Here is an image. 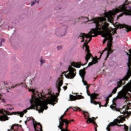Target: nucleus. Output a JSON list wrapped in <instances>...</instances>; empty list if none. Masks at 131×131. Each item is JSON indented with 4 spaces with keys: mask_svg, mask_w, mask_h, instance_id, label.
<instances>
[{
    "mask_svg": "<svg viewBox=\"0 0 131 131\" xmlns=\"http://www.w3.org/2000/svg\"><path fill=\"white\" fill-rule=\"evenodd\" d=\"M122 12V13L119 15L118 17H122L123 15L128 16L131 15V7L127 4H124L115 9H113V10H110L108 12H105L104 14V17H97L92 18L90 20L84 16H80L79 19H83L84 22H91L90 23H95L96 26L95 29H92L91 31L88 33H81L78 37V38H81L82 40L81 42H84V37L86 38H89V40H85V42L83 43V47L85 48V52H87L85 60L86 61L85 64H87L92 54H91V51L90 50V47L88 46V43L92 40V37H96L98 36L99 33H101L102 37H104L103 41V45H105V42L107 41V47H108V43H112V40H113V35L116 34V30H110L109 27V24L107 23H104V21H107L111 23L113 21V16H115L117 13Z\"/></svg>",
    "mask_w": 131,
    "mask_h": 131,
    "instance_id": "nucleus-1",
    "label": "nucleus"
},
{
    "mask_svg": "<svg viewBox=\"0 0 131 131\" xmlns=\"http://www.w3.org/2000/svg\"><path fill=\"white\" fill-rule=\"evenodd\" d=\"M29 92H32L33 95L32 98L30 102L31 105L30 107L27 108V110H30V109H35L38 111L39 113L43 112V111L47 110L48 107L47 105H55L58 100H57V97L56 95L52 96L50 98L48 97L47 100H46L45 98H47V95L43 93V91L39 93L38 91H36L35 89H29Z\"/></svg>",
    "mask_w": 131,
    "mask_h": 131,
    "instance_id": "nucleus-2",
    "label": "nucleus"
},
{
    "mask_svg": "<svg viewBox=\"0 0 131 131\" xmlns=\"http://www.w3.org/2000/svg\"><path fill=\"white\" fill-rule=\"evenodd\" d=\"M123 121H125V118H124L122 116H120L118 117V119H116L114 120L113 122H111L106 127V129L107 131L111 130L110 129V126H115V125H118V126H121L122 125H119L117 123H120L121 122H123Z\"/></svg>",
    "mask_w": 131,
    "mask_h": 131,
    "instance_id": "nucleus-3",
    "label": "nucleus"
},
{
    "mask_svg": "<svg viewBox=\"0 0 131 131\" xmlns=\"http://www.w3.org/2000/svg\"><path fill=\"white\" fill-rule=\"evenodd\" d=\"M64 73H67V74H64L65 77L68 79H72L74 77H75L76 75V70L73 69L72 67L69 66L68 68V71L67 72H64L62 74Z\"/></svg>",
    "mask_w": 131,
    "mask_h": 131,
    "instance_id": "nucleus-4",
    "label": "nucleus"
},
{
    "mask_svg": "<svg viewBox=\"0 0 131 131\" xmlns=\"http://www.w3.org/2000/svg\"><path fill=\"white\" fill-rule=\"evenodd\" d=\"M87 95L90 97V102L91 104H94V105H98L99 104V107L101 108V106L103 107L104 106L101 105V102L96 101L95 100L97 99V97L99 96V94L96 93H92V94H90V91L86 90Z\"/></svg>",
    "mask_w": 131,
    "mask_h": 131,
    "instance_id": "nucleus-5",
    "label": "nucleus"
},
{
    "mask_svg": "<svg viewBox=\"0 0 131 131\" xmlns=\"http://www.w3.org/2000/svg\"><path fill=\"white\" fill-rule=\"evenodd\" d=\"M30 120H32L33 122V126L35 130L36 131H42V125L40 123H38L34 120L33 117H28L27 118V121H30Z\"/></svg>",
    "mask_w": 131,
    "mask_h": 131,
    "instance_id": "nucleus-6",
    "label": "nucleus"
},
{
    "mask_svg": "<svg viewBox=\"0 0 131 131\" xmlns=\"http://www.w3.org/2000/svg\"><path fill=\"white\" fill-rule=\"evenodd\" d=\"M83 113L84 114V116L85 119H88H88L86 121L87 123H93V124H94V125H95V131H98V129H97V127H98V125H97V124H96V122H95V120H96V118L94 117L90 118V115L89 114V113L88 112L83 111Z\"/></svg>",
    "mask_w": 131,
    "mask_h": 131,
    "instance_id": "nucleus-7",
    "label": "nucleus"
},
{
    "mask_svg": "<svg viewBox=\"0 0 131 131\" xmlns=\"http://www.w3.org/2000/svg\"><path fill=\"white\" fill-rule=\"evenodd\" d=\"M113 105H114L110 106V107L112 109V110H114L115 111L120 112V113H122V114H123L124 115H125V114H127L126 116H125V117H123L124 118H125V119L126 118V117H129V116H130V115H131L130 112H128L126 111L122 112V110H121V109L116 108V103L114 102V101H113Z\"/></svg>",
    "mask_w": 131,
    "mask_h": 131,
    "instance_id": "nucleus-8",
    "label": "nucleus"
},
{
    "mask_svg": "<svg viewBox=\"0 0 131 131\" xmlns=\"http://www.w3.org/2000/svg\"><path fill=\"white\" fill-rule=\"evenodd\" d=\"M57 83H56V88L57 89V91L58 93H56V99L57 97H59L60 96V92H61V86L63 85V80L61 78H58V80L57 81Z\"/></svg>",
    "mask_w": 131,
    "mask_h": 131,
    "instance_id": "nucleus-9",
    "label": "nucleus"
},
{
    "mask_svg": "<svg viewBox=\"0 0 131 131\" xmlns=\"http://www.w3.org/2000/svg\"><path fill=\"white\" fill-rule=\"evenodd\" d=\"M6 113L7 114V115H16L17 114L18 115H19L20 117H23V116H24V114L27 113V108L24 110L23 112H14L11 114V112H9V111H6Z\"/></svg>",
    "mask_w": 131,
    "mask_h": 131,
    "instance_id": "nucleus-10",
    "label": "nucleus"
},
{
    "mask_svg": "<svg viewBox=\"0 0 131 131\" xmlns=\"http://www.w3.org/2000/svg\"><path fill=\"white\" fill-rule=\"evenodd\" d=\"M123 28H125L126 30V32H129V31H131V27H129V26L124 25L123 26ZM129 54L127 52H126V54L127 56H128V62H129V61L130 62H131V49H129Z\"/></svg>",
    "mask_w": 131,
    "mask_h": 131,
    "instance_id": "nucleus-11",
    "label": "nucleus"
},
{
    "mask_svg": "<svg viewBox=\"0 0 131 131\" xmlns=\"http://www.w3.org/2000/svg\"><path fill=\"white\" fill-rule=\"evenodd\" d=\"M112 46V43H111V42H110V43L107 44V48H105L104 50L103 51L102 53H101L100 54V57L102 56V55H103V53H104V52H105V51H107L106 52V58L105 59V60H107V58H108V57H109V55H110V54H111V53H112V50L111 49V47Z\"/></svg>",
    "mask_w": 131,
    "mask_h": 131,
    "instance_id": "nucleus-12",
    "label": "nucleus"
},
{
    "mask_svg": "<svg viewBox=\"0 0 131 131\" xmlns=\"http://www.w3.org/2000/svg\"><path fill=\"white\" fill-rule=\"evenodd\" d=\"M127 67L128 68V72L126 75L123 78V80H128V78L130 77L131 76V61L129 60L127 63Z\"/></svg>",
    "mask_w": 131,
    "mask_h": 131,
    "instance_id": "nucleus-13",
    "label": "nucleus"
},
{
    "mask_svg": "<svg viewBox=\"0 0 131 131\" xmlns=\"http://www.w3.org/2000/svg\"><path fill=\"white\" fill-rule=\"evenodd\" d=\"M79 75L82 78V81L84 85H88V82L84 81V76H85V69H81L79 71Z\"/></svg>",
    "mask_w": 131,
    "mask_h": 131,
    "instance_id": "nucleus-14",
    "label": "nucleus"
},
{
    "mask_svg": "<svg viewBox=\"0 0 131 131\" xmlns=\"http://www.w3.org/2000/svg\"><path fill=\"white\" fill-rule=\"evenodd\" d=\"M66 34V30L62 28L56 29V35L57 36H64Z\"/></svg>",
    "mask_w": 131,
    "mask_h": 131,
    "instance_id": "nucleus-15",
    "label": "nucleus"
},
{
    "mask_svg": "<svg viewBox=\"0 0 131 131\" xmlns=\"http://www.w3.org/2000/svg\"><path fill=\"white\" fill-rule=\"evenodd\" d=\"M64 123L66 124V127H68V124L70 123V121L68 120H64V121H61L60 122H59V125L58 126L59 128H60V129H62L63 128Z\"/></svg>",
    "mask_w": 131,
    "mask_h": 131,
    "instance_id": "nucleus-16",
    "label": "nucleus"
},
{
    "mask_svg": "<svg viewBox=\"0 0 131 131\" xmlns=\"http://www.w3.org/2000/svg\"><path fill=\"white\" fill-rule=\"evenodd\" d=\"M84 97L82 95L74 96L73 95H70V100L71 101H76V100H80V99H83Z\"/></svg>",
    "mask_w": 131,
    "mask_h": 131,
    "instance_id": "nucleus-17",
    "label": "nucleus"
},
{
    "mask_svg": "<svg viewBox=\"0 0 131 131\" xmlns=\"http://www.w3.org/2000/svg\"><path fill=\"white\" fill-rule=\"evenodd\" d=\"M124 97V93L122 92H120L118 94V97L115 98L113 100V105H111V106H114L113 105V101L114 103H115V101H117V99H122V98H123Z\"/></svg>",
    "mask_w": 131,
    "mask_h": 131,
    "instance_id": "nucleus-18",
    "label": "nucleus"
},
{
    "mask_svg": "<svg viewBox=\"0 0 131 131\" xmlns=\"http://www.w3.org/2000/svg\"><path fill=\"white\" fill-rule=\"evenodd\" d=\"M3 113V111H0V114ZM0 120L1 121H6V120H9V118L7 115L4 114V115L0 116Z\"/></svg>",
    "mask_w": 131,
    "mask_h": 131,
    "instance_id": "nucleus-19",
    "label": "nucleus"
},
{
    "mask_svg": "<svg viewBox=\"0 0 131 131\" xmlns=\"http://www.w3.org/2000/svg\"><path fill=\"white\" fill-rule=\"evenodd\" d=\"M122 84V82H121V81H118L117 86L113 90L112 93V94H116V92H117V89H119V88H120V86H121Z\"/></svg>",
    "mask_w": 131,
    "mask_h": 131,
    "instance_id": "nucleus-20",
    "label": "nucleus"
},
{
    "mask_svg": "<svg viewBox=\"0 0 131 131\" xmlns=\"http://www.w3.org/2000/svg\"><path fill=\"white\" fill-rule=\"evenodd\" d=\"M91 57H92L93 60L92 62H89L88 66H93V65H94V64H96V63H98V60L96 59H94V57H93V56H91Z\"/></svg>",
    "mask_w": 131,
    "mask_h": 131,
    "instance_id": "nucleus-21",
    "label": "nucleus"
},
{
    "mask_svg": "<svg viewBox=\"0 0 131 131\" xmlns=\"http://www.w3.org/2000/svg\"><path fill=\"white\" fill-rule=\"evenodd\" d=\"M72 66H73V67H75L76 68H80V66H81V64L77 62H72Z\"/></svg>",
    "mask_w": 131,
    "mask_h": 131,
    "instance_id": "nucleus-22",
    "label": "nucleus"
},
{
    "mask_svg": "<svg viewBox=\"0 0 131 131\" xmlns=\"http://www.w3.org/2000/svg\"><path fill=\"white\" fill-rule=\"evenodd\" d=\"M21 84H23V82H21V83L16 84L15 86L9 87L8 89L11 90V89H14V88H16V86H17V85H21Z\"/></svg>",
    "mask_w": 131,
    "mask_h": 131,
    "instance_id": "nucleus-23",
    "label": "nucleus"
},
{
    "mask_svg": "<svg viewBox=\"0 0 131 131\" xmlns=\"http://www.w3.org/2000/svg\"><path fill=\"white\" fill-rule=\"evenodd\" d=\"M66 115V113H64L60 117V119L61 120V121H64V120H67V119H63L64 118V117Z\"/></svg>",
    "mask_w": 131,
    "mask_h": 131,
    "instance_id": "nucleus-24",
    "label": "nucleus"
},
{
    "mask_svg": "<svg viewBox=\"0 0 131 131\" xmlns=\"http://www.w3.org/2000/svg\"><path fill=\"white\" fill-rule=\"evenodd\" d=\"M40 62L41 63V66L42 64H45V63H46V60L45 59H42V57H41V59H40Z\"/></svg>",
    "mask_w": 131,
    "mask_h": 131,
    "instance_id": "nucleus-25",
    "label": "nucleus"
},
{
    "mask_svg": "<svg viewBox=\"0 0 131 131\" xmlns=\"http://www.w3.org/2000/svg\"><path fill=\"white\" fill-rule=\"evenodd\" d=\"M106 103L104 105V107H107V105H108V103H109V98L106 97Z\"/></svg>",
    "mask_w": 131,
    "mask_h": 131,
    "instance_id": "nucleus-26",
    "label": "nucleus"
},
{
    "mask_svg": "<svg viewBox=\"0 0 131 131\" xmlns=\"http://www.w3.org/2000/svg\"><path fill=\"white\" fill-rule=\"evenodd\" d=\"M73 109L74 111H77V110H81L79 108V107H74Z\"/></svg>",
    "mask_w": 131,
    "mask_h": 131,
    "instance_id": "nucleus-27",
    "label": "nucleus"
},
{
    "mask_svg": "<svg viewBox=\"0 0 131 131\" xmlns=\"http://www.w3.org/2000/svg\"><path fill=\"white\" fill-rule=\"evenodd\" d=\"M0 100H2L3 102H5V99H4V98H3V95L0 94Z\"/></svg>",
    "mask_w": 131,
    "mask_h": 131,
    "instance_id": "nucleus-28",
    "label": "nucleus"
},
{
    "mask_svg": "<svg viewBox=\"0 0 131 131\" xmlns=\"http://www.w3.org/2000/svg\"><path fill=\"white\" fill-rule=\"evenodd\" d=\"M35 4V2L34 1L31 2V6L32 7H33V6H34Z\"/></svg>",
    "mask_w": 131,
    "mask_h": 131,
    "instance_id": "nucleus-29",
    "label": "nucleus"
},
{
    "mask_svg": "<svg viewBox=\"0 0 131 131\" xmlns=\"http://www.w3.org/2000/svg\"><path fill=\"white\" fill-rule=\"evenodd\" d=\"M67 88H68L67 86H64L63 87L64 91H66L67 90Z\"/></svg>",
    "mask_w": 131,
    "mask_h": 131,
    "instance_id": "nucleus-30",
    "label": "nucleus"
},
{
    "mask_svg": "<svg viewBox=\"0 0 131 131\" xmlns=\"http://www.w3.org/2000/svg\"><path fill=\"white\" fill-rule=\"evenodd\" d=\"M111 97H112V93H111V94H110L107 97V99H109V98H111Z\"/></svg>",
    "mask_w": 131,
    "mask_h": 131,
    "instance_id": "nucleus-31",
    "label": "nucleus"
},
{
    "mask_svg": "<svg viewBox=\"0 0 131 131\" xmlns=\"http://www.w3.org/2000/svg\"><path fill=\"white\" fill-rule=\"evenodd\" d=\"M61 49H62V46L57 47V50H61Z\"/></svg>",
    "mask_w": 131,
    "mask_h": 131,
    "instance_id": "nucleus-32",
    "label": "nucleus"
},
{
    "mask_svg": "<svg viewBox=\"0 0 131 131\" xmlns=\"http://www.w3.org/2000/svg\"><path fill=\"white\" fill-rule=\"evenodd\" d=\"M3 83H4V84L5 85H7V84H8V82H7V81H4V82H3Z\"/></svg>",
    "mask_w": 131,
    "mask_h": 131,
    "instance_id": "nucleus-33",
    "label": "nucleus"
},
{
    "mask_svg": "<svg viewBox=\"0 0 131 131\" xmlns=\"http://www.w3.org/2000/svg\"><path fill=\"white\" fill-rule=\"evenodd\" d=\"M14 126H15V124L14 125H12L11 126V129H14Z\"/></svg>",
    "mask_w": 131,
    "mask_h": 131,
    "instance_id": "nucleus-34",
    "label": "nucleus"
},
{
    "mask_svg": "<svg viewBox=\"0 0 131 131\" xmlns=\"http://www.w3.org/2000/svg\"><path fill=\"white\" fill-rule=\"evenodd\" d=\"M86 88V90H89V88H90V86H89V85H87Z\"/></svg>",
    "mask_w": 131,
    "mask_h": 131,
    "instance_id": "nucleus-35",
    "label": "nucleus"
},
{
    "mask_svg": "<svg viewBox=\"0 0 131 131\" xmlns=\"http://www.w3.org/2000/svg\"><path fill=\"white\" fill-rule=\"evenodd\" d=\"M27 122H28V121L26 120V121H25V124H27Z\"/></svg>",
    "mask_w": 131,
    "mask_h": 131,
    "instance_id": "nucleus-36",
    "label": "nucleus"
},
{
    "mask_svg": "<svg viewBox=\"0 0 131 131\" xmlns=\"http://www.w3.org/2000/svg\"><path fill=\"white\" fill-rule=\"evenodd\" d=\"M9 110L12 111V110H13V108H9Z\"/></svg>",
    "mask_w": 131,
    "mask_h": 131,
    "instance_id": "nucleus-37",
    "label": "nucleus"
},
{
    "mask_svg": "<svg viewBox=\"0 0 131 131\" xmlns=\"http://www.w3.org/2000/svg\"><path fill=\"white\" fill-rule=\"evenodd\" d=\"M61 131H65V129H61Z\"/></svg>",
    "mask_w": 131,
    "mask_h": 131,
    "instance_id": "nucleus-38",
    "label": "nucleus"
},
{
    "mask_svg": "<svg viewBox=\"0 0 131 131\" xmlns=\"http://www.w3.org/2000/svg\"><path fill=\"white\" fill-rule=\"evenodd\" d=\"M69 110V108H68V109L66 110V112H68Z\"/></svg>",
    "mask_w": 131,
    "mask_h": 131,
    "instance_id": "nucleus-39",
    "label": "nucleus"
},
{
    "mask_svg": "<svg viewBox=\"0 0 131 131\" xmlns=\"http://www.w3.org/2000/svg\"><path fill=\"white\" fill-rule=\"evenodd\" d=\"M35 1L36 3H37V4L39 3L38 1H37L36 0H35Z\"/></svg>",
    "mask_w": 131,
    "mask_h": 131,
    "instance_id": "nucleus-40",
    "label": "nucleus"
},
{
    "mask_svg": "<svg viewBox=\"0 0 131 131\" xmlns=\"http://www.w3.org/2000/svg\"><path fill=\"white\" fill-rule=\"evenodd\" d=\"M6 91H7V93H9V91L8 89H7Z\"/></svg>",
    "mask_w": 131,
    "mask_h": 131,
    "instance_id": "nucleus-41",
    "label": "nucleus"
},
{
    "mask_svg": "<svg viewBox=\"0 0 131 131\" xmlns=\"http://www.w3.org/2000/svg\"><path fill=\"white\" fill-rule=\"evenodd\" d=\"M70 121V123H71V121H74V120H71V121Z\"/></svg>",
    "mask_w": 131,
    "mask_h": 131,
    "instance_id": "nucleus-42",
    "label": "nucleus"
},
{
    "mask_svg": "<svg viewBox=\"0 0 131 131\" xmlns=\"http://www.w3.org/2000/svg\"><path fill=\"white\" fill-rule=\"evenodd\" d=\"M72 108V107H69V109H70V108Z\"/></svg>",
    "mask_w": 131,
    "mask_h": 131,
    "instance_id": "nucleus-43",
    "label": "nucleus"
},
{
    "mask_svg": "<svg viewBox=\"0 0 131 131\" xmlns=\"http://www.w3.org/2000/svg\"><path fill=\"white\" fill-rule=\"evenodd\" d=\"M3 41L5 40L4 39H3Z\"/></svg>",
    "mask_w": 131,
    "mask_h": 131,
    "instance_id": "nucleus-44",
    "label": "nucleus"
},
{
    "mask_svg": "<svg viewBox=\"0 0 131 131\" xmlns=\"http://www.w3.org/2000/svg\"><path fill=\"white\" fill-rule=\"evenodd\" d=\"M8 131H10V129H8Z\"/></svg>",
    "mask_w": 131,
    "mask_h": 131,
    "instance_id": "nucleus-45",
    "label": "nucleus"
}]
</instances>
